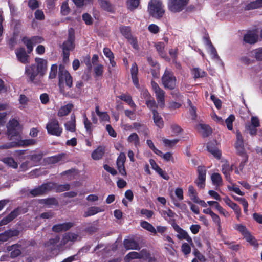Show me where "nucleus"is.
Here are the masks:
<instances>
[{"label": "nucleus", "mask_w": 262, "mask_h": 262, "mask_svg": "<svg viewBox=\"0 0 262 262\" xmlns=\"http://www.w3.org/2000/svg\"><path fill=\"white\" fill-rule=\"evenodd\" d=\"M104 148L102 146H99L97 148L94 150L92 154L91 157L94 160H98L102 158L104 154Z\"/></svg>", "instance_id": "obj_30"}, {"label": "nucleus", "mask_w": 262, "mask_h": 262, "mask_svg": "<svg viewBox=\"0 0 262 262\" xmlns=\"http://www.w3.org/2000/svg\"><path fill=\"white\" fill-rule=\"evenodd\" d=\"M253 52L256 59L262 61V47L257 48L253 50Z\"/></svg>", "instance_id": "obj_57"}, {"label": "nucleus", "mask_w": 262, "mask_h": 262, "mask_svg": "<svg viewBox=\"0 0 262 262\" xmlns=\"http://www.w3.org/2000/svg\"><path fill=\"white\" fill-rule=\"evenodd\" d=\"M244 42L249 44H254L258 40V35L255 31H248L244 36Z\"/></svg>", "instance_id": "obj_21"}, {"label": "nucleus", "mask_w": 262, "mask_h": 262, "mask_svg": "<svg viewBox=\"0 0 262 262\" xmlns=\"http://www.w3.org/2000/svg\"><path fill=\"white\" fill-rule=\"evenodd\" d=\"M196 128L204 137L209 136L211 133L210 127L208 125L203 123L198 124L196 126Z\"/></svg>", "instance_id": "obj_29"}, {"label": "nucleus", "mask_w": 262, "mask_h": 262, "mask_svg": "<svg viewBox=\"0 0 262 262\" xmlns=\"http://www.w3.org/2000/svg\"><path fill=\"white\" fill-rule=\"evenodd\" d=\"M19 233V231L16 229L6 230L0 234V242L3 243L7 242L12 237L18 235Z\"/></svg>", "instance_id": "obj_18"}, {"label": "nucleus", "mask_w": 262, "mask_h": 262, "mask_svg": "<svg viewBox=\"0 0 262 262\" xmlns=\"http://www.w3.org/2000/svg\"><path fill=\"white\" fill-rule=\"evenodd\" d=\"M148 11L153 17L161 18L165 13L164 6L162 0H150L148 5Z\"/></svg>", "instance_id": "obj_3"}, {"label": "nucleus", "mask_w": 262, "mask_h": 262, "mask_svg": "<svg viewBox=\"0 0 262 262\" xmlns=\"http://www.w3.org/2000/svg\"><path fill=\"white\" fill-rule=\"evenodd\" d=\"M151 86L153 91L155 92L159 106L163 108L165 105V92L154 81L151 82Z\"/></svg>", "instance_id": "obj_11"}, {"label": "nucleus", "mask_w": 262, "mask_h": 262, "mask_svg": "<svg viewBox=\"0 0 262 262\" xmlns=\"http://www.w3.org/2000/svg\"><path fill=\"white\" fill-rule=\"evenodd\" d=\"M198 178L206 180V170L204 167L199 166L198 168Z\"/></svg>", "instance_id": "obj_56"}, {"label": "nucleus", "mask_w": 262, "mask_h": 262, "mask_svg": "<svg viewBox=\"0 0 262 262\" xmlns=\"http://www.w3.org/2000/svg\"><path fill=\"white\" fill-rule=\"evenodd\" d=\"M170 129L171 130V135L172 136L178 135L181 132V127L179 125H178L176 124H171L170 125Z\"/></svg>", "instance_id": "obj_55"}, {"label": "nucleus", "mask_w": 262, "mask_h": 262, "mask_svg": "<svg viewBox=\"0 0 262 262\" xmlns=\"http://www.w3.org/2000/svg\"><path fill=\"white\" fill-rule=\"evenodd\" d=\"M147 144L148 145V147L152 149V150L154 151L155 154H156L157 155L161 156L162 155V152L158 149L155 146L154 143L151 140H147L146 141Z\"/></svg>", "instance_id": "obj_51"}, {"label": "nucleus", "mask_w": 262, "mask_h": 262, "mask_svg": "<svg viewBox=\"0 0 262 262\" xmlns=\"http://www.w3.org/2000/svg\"><path fill=\"white\" fill-rule=\"evenodd\" d=\"M233 228L235 230L238 231L240 233H241L243 236L249 232L246 227L241 224H234Z\"/></svg>", "instance_id": "obj_38"}, {"label": "nucleus", "mask_w": 262, "mask_h": 262, "mask_svg": "<svg viewBox=\"0 0 262 262\" xmlns=\"http://www.w3.org/2000/svg\"><path fill=\"white\" fill-rule=\"evenodd\" d=\"M66 83L67 86L70 88L72 86V77L69 72L65 70L62 66L59 67V86L60 91L64 94L65 90L64 83Z\"/></svg>", "instance_id": "obj_4"}, {"label": "nucleus", "mask_w": 262, "mask_h": 262, "mask_svg": "<svg viewBox=\"0 0 262 262\" xmlns=\"http://www.w3.org/2000/svg\"><path fill=\"white\" fill-rule=\"evenodd\" d=\"M256 128L257 127L251 125L250 123H247L245 125L246 130L251 136L255 135L257 134V130Z\"/></svg>", "instance_id": "obj_49"}, {"label": "nucleus", "mask_w": 262, "mask_h": 262, "mask_svg": "<svg viewBox=\"0 0 262 262\" xmlns=\"http://www.w3.org/2000/svg\"><path fill=\"white\" fill-rule=\"evenodd\" d=\"M234 119V116L232 115H231L225 120V123L226 124L227 128L230 130H231L233 129L232 123Z\"/></svg>", "instance_id": "obj_54"}, {"label": "nucleus", "mask_w": 262, "mask_h": 262, "mask_svg": "<svg viewBox=\"0 0 262 262\" xmlns=\"http://www.w3.org/2000/svg\"><path fill=\"white\" fill-rule=\"evenodd\" d=\"M147 256L148 253L146 250H142L140 253H138L137 252H130L126 255L125 257V260L126 261H128L133 259L142 258L144 257H147Z\"/></svg>", "instance_id": "obj_24"}, {"label": "nucleus", "mask_w": 262, "mask_h": 262, "mask_svg": "<svg viewBox=\"0 0 262 262\" xmlns=\"http://www.w3.org/2000/svg\"><path fill=\"white\" fill-rule=\"evenodd\" d=\"M48 133L52 135L60 136L62 133V128L60 126L59 122L57 119L50 120L46 125Z\"/></svg>", "instance_id": "obj_9"}, {"label": "nucleus", "mask_w": 262, "mask_h": 262, "mask_svg": "<svg viewBox=\"0 0 262 262\" xmlns=\"http://www.w3.org/2000/svg\"><path fill=\"white\" fill-rule=\"evenodd\" d=\"M153 113V120L155 125L160 128L164 126V123L161 116L159 114L157 110H154Z\"/></svg>", "instance_id": "obj_33"}, {"label": "nucleus", "mask_w": 262, "mask_h": 262, "mask_svg": "<svg viewBox=\"0 0 262 262\" xmlns=\"http://www.w3.org/2000/svg\"><path fill=\"white\" fill-rule=\"evenodd\" d=\"M70 11V9L68 6V3L67 2H64L61 7V12L62 15H67L68 14Z\"/></svg>", "instance_id": "obj_62"}, {"label": "nucleus", "mask_w": 262, "mask_h": 262, "mask_svg": "<svg viewBox=\"0 0 262 262\" xmlns=\"http://www.w3.org/2000/svg\"><path fill=\"white\" fill-rule=\"evenodd\" d=\"M140 3V0H128L127 2V7L130 10H134L138 7Z\"/></svg>", "instance_id": "obj_50"}, {"label": "nucleus", "mask_w": 262, "mask_h": 262, "mask_svg": "<svg viewBox=\"0 0 262 262\" xmlns=\"http://www.w3.org/2000/svg\"><path fill=\"white\" fill-rule=\"evenodd\" d=\"M120 98L122 100L124 101L126 103H127L132 108L135 110L136 105L133 101L130 96L127 95H122L120 96Z\"/></svg>", "instance_id": "obj_42"}, {"label": "nucleus", "mask_w": 262, "mask_h": 262, "mask_svg": "<svg viewBox=\"0 0 262 262\" xmlns=\"http://www.w3.org/2000/svg\"><path fill=\"white\" fill-rule=\"evenodd\" d=\"M179 139H167L166 138H163L162 139L163 143L164 145L167 147H172L175 145L179 141Z\"/></svg>", "instance_id": "obj_45"}, {"label": "nucleus", "mask_w": 262, "mask_h": 262, "mask_svg": "<svg viewBox=\"0 0 262 262\" xmlns=\"http://www.w3.org/2000/svg\"><path fill=\"white\" fill-rule=\"evenodd\" d=\"M244 237L245 238L246 241L247 242H248L251 245L255 247H258V245L257 242V241L256 240L255 237L251 235L250 232L247 233L245 236H244Z\"/></svg>", "instance_id": "obj_39"}, {"label": "nucleus", "mask_w": 262, "mask_h": 262, "mask_svg": "<svg viewBox=\"0 0 262 262\" xmlns=\"http://www.w3.org/2000/svg\"><path fill=\"white\" fill-rule=\"evenodd\" d=\"M73 226V224L70 222L59 224L54 225L52 227V230L55 232L65 231L69 230Z\"/></svg>", "instance_id": "obj_26"}, {"label": "nucleus", "mask_w": 262, "mask_h": 262, "mask_svg": "<svg viewBox=\"0 0 262 262\" xmlns=\"http://www.w3.org/2000/svg\"><path fill=\"white\" fill-rule=\"evenodd\" d=\"M149 31L154 34H157L160 31V28L156 24H150L148 27Z\"/></svg>", "instance_id": "obj_60"}, {"label": "nucleus", "mask_w": 262, "mask_h": 262, "mask_svg": "<svg viewBox=\"0 0 262 262\" xmlns=\"http://www.w3.org/2000/svg\"><path fill=\"white\" fill-rule=\"evenodd\" d=\"M189 0H167V8L171 13L183 11L188 4Z\"/></svg>", "instance_id": "obj_5"}, {"label": "nucleus", "mask_w": 262, "mask_h": 262, "mask_svg": "<svg viewBox=\"0 0 262 262\" xmlns=\"http://www.w3.org/2000/svg\"><path fill=\"white\" fill-rule=\"evenodd\" d=\"M66 130L70 132H74L75 130V116H71V120L64 124Z\"/></svg>", "instance_id": "obj_40"}, {"label": "nucleus", "mask_w": 262, "mask_h": 262, "mask_svg": "<svg viewBox=\"0 0 262 262\" xmlns=\"http://www.w3.org/2000/svg\"><path fill=\"white\" fill-rule=\"evenodd\" d=\"M146 104L147 107L152 111V113H154V110H156L157 105L154 99L146 100Z\"/></svg>", "instance_id": "obj_58"}, {"label": "nucleus", "mask_w": 262, "mask_h": 262, "mask_svg": "<svg viewBox=\"0 0 262 262\" xmlns=\"http://www.w3.org/2000/svg\"><path fill=\"white\" fill-rule=\"evenodd\" d=\"M82 116H83L84 127L87 132L91 133L92 130V123L88 120L85 114H83L82 115Z\"/></svg>", "instance_id": "obj_46"}, {"label": "nucleus", "mask_w": 262, "mask_h": 262, "mask_svg": "<svg viewBox=\"0 0 262 262\" xmlns=\"http://www.w3.org/2000/svg\"><path fill=\"white\" fill-rule=\"evenodd\" d=\"M94 71L97 76H101L103 72V66L102 64H98L94 68Z\"/></svg>", "instance_id": "obj_64"}, {"label": "nucleus", "mask_w": 262, "mask_h": 262, "mask_svg": "<svg viewBox=\"0 0 262 262\" xmlns=\"http://www.w3.org/2000/svg\"><path fill=\"white\" fill-rule=\"evenodd\" d=\"M192 72L194 78L203 77L205 75V73L203 71L199 68L193 69Z\"/></svg>", "instance_id": "obj_52"}, {"label": "nucleus", "mask_w": 262, "mask_h": 262, "mask_svg": "<svg viewBox=\"0 0 262 262\" xmlns=\"http://www.w3.org/2000/svg\"><path fill=\"white\" fill-rule=\"evenodd\" d=\"M17 60L23 64H27L30 62L29 56L27 54L25 49L19 48L15 51Z\"/></svg>", "instance_id": "obj_17"}, {"label": "nucleus", "mask_w": 262, "mask_h": 262, "mask_svg": "<svg viewBox=\"0 0 262 262\" xmlns=\"http://www.w3.org/2000/svg\"><path fill=\"white\" fill-rule=\"evenodd\" d=\"M235 147L237 152L243 157L238 167L235 170V172L236 174H239L241 172L243 171L244 167L248 161V156L245 152L243 136L241 133L238 130L236 132V142L235 143Z\"/></svg>", "instance_id": "obj_2"}, {"label": "nucleus", "mask_w": 262, "mask_h": 262, "mask_svg": "<svg viewBox=\"0 0 262 262\" xmlns=\"http://www.w3.org/2000/svg\"><path fill=\"white\" fill-rule=\"evenodd\" d=\"M126 160V156L124 153L121 152L119 155L117 160V166L119 173L122 176H125L126 172L124 167V163Z\"/></svg>", "instance_id": "obj_19"}, {"label": "nucleus", "mask_w": 262, "mask_h": 262, "mask_svg": "<svg viewBox=\"0 0 262 262\" xmlns=\"http://www.w3.org/2000/svg\"><path fill=\"white\" fill-rule=\"evenodd\" d=\"M225 203L231 208H232L236 215L237 220H239L241 216V210L240 207L236 203L233 202L228 197L223 199Z\"/></svg>", "instance_id": "obj_20"}, {"label": "nucleus", "mask_w": 262, "mask_h": 262, "mask_svg": "<svg viewBox=\"0 0 262 262\" xmlns=\"http://www.w3.org/2000/svg\"><path fill=\"white\" fill-rule=\"evenodd\" d=\"M80 239L79 235L74 232H68L64 234L60 242V247H69Z\"/></svg>", "instance_id": "obj_8"}, {"label": "nucleus", "mask_w": 262, "mask_h": 262, "mask_svg": "<svg viewBox=\"0 0 262 262\" xmlns=\"http://www.w3.org/2000/svg\"><path fill=\"white\" fill-rule=\"evenodd\" d=\"M35 62L25 67V74L28 81L39 85L41 82V78L46 72L47 62L41 58H36Z\"/></svg>", "instance_id": "obj_1"}, {"label": "nucleus", "mask_w": 262, "mask_h": 262, "mask_svg": "<svg viewBox=\"0 0 262 262\" xmlns=\"http://www.w3.org/2000/svg\"><path fill=\"white\" fill-rule=\"evenodd\" d=\"M175 195L180 201H182L184 199L183 190L182 188L178 187L175 189L174 191Z\"/></svg>", "instance_id": "obj_61"}, {"label": "nucleus", "mask_w": 262, "mask_h": 262, "mask_svg": "<svg viewBox=\"0 0 262 262\" xmlns=\"http://www.w3.org/2000/svg\"><path fill=\"white\" fill-rule=\"evenodd\" d=\"M207 149L208 151L210 152L214 157L217 159H220L221 158V151L215 146V143H209L207 145Z\"/></svg>", "instance_id": "obj_27"}, {"label": "nucleus", "mask_w": 262, "mask_h": 262, "mask_svg": "<svg viewBox=\"0 0 262 262\" xmlns=\"http://www.w3.org/2000/svg\"><path fill=\"white\" fill-rule=\"evenodd\" d=\"M157 51L158 52L160 56L162 57H164L165 55V52H164V48H165V45L162 42H158L156 43H155V45Z\"/></svg>", "instance_id": "obj_47"}, {"label": "nucleus", "mask_w": 262, "mask_h": 262, "mask_svg": "<svg viewBox=\"0 0 262 262\" xmlns=\"http://www.w3.org/2000/svg\"><path fill=\"white\" fill-rule=\"evenodd\" d=\"M121 34L127 38L132 35L130 28L129 27H122L120 29Z\"/></svg>", "instance_id": "obj_53"}, {"label": "nucleus", "mask_w": 262, "mask_h": 262, "mask_svg": "<svg viewBox=\"0 0 262 262\" xmlns=\"http://www.w3.org/2000/svg\"><path fill=\"white\" fill-rule=\"evenodd\" d=\"M74 31L72 29L69 30V36L67 41L63 42L62 50L71 51L74 48Z\"/></svg>", "instance_id": "obj_15"}, {"label": "nucleus", "mask_w": 262, "mask_h": 262, "mask_svg": "<svg viewBox=\"0 0 262 262\" xmlns=\"http://www.w3.org/2000/svg\"><path fill=\"white\" fill-rule=\"evenodd\" d=\"M262 7V0H256L247 4L245 7L247 10L257 9Z\"/></svg>", "instance_id": "obj_37"}, {"label": "nucleus", "mask_w": 262, "mask_h": 262, "mask_svg": "<svg viewBox=\"0 0 262 262\" xmlns=\"http://www.w3.org/2000/svg\"><path fill=\"white\" fill-rule=\"evenodd\" d=\"M43 39L40 36H33L31 38L25 37L23 38V43L26 46L28 49V52L30 53L33 49V46L42 42Z\"/></svg>", "instance_id": "obj_12"}, {"label": "nucleus", "mask_w": 262, "mask_h": 262, "mask_svg": "<svg viewBox=\"0 0 262 262\" xmlns=\"http://www.w3.org/2000/svg\"><path fill=\"white\" fill-rule=\"evenodd\" d=\"M59 240V237L58 236H56L54 238H51L48 242H47L45 244V246L47 247L48 250L51 251L62 248V247H60V243L58 244Z\"/></svg>", "instance_id": "obj_22"}, {"label": "nucleus", "mask_w": 262, "mask_h": 262, "mask_svg": "<svg viewBox=\"0 0 262 262\" xmlns=\"http://www.w3.org/2000/svg\"><path fill=\"white\" fill-rule=\"evenodd\" d=\"M20 126L18 122L15 119L10 120L7 125V133L11 140H16L20 138Z\"/></svg>", "instance_id": "obj_6"}, {"label": "nucleus", "mask_w": 262, "mask_h": 262, "mask_svg": "<svg viewBox=\"0 0 262 262\" xmlns=\"http://www.w3.org/2000/svg\"><path fill=\"white\" fill-rule=\"evenodd\" d=\"M53 185L54 184L51 183L44 184L40 187L32 190L30 193L33 196L39 195L51 190Z\"/></svg>", "instance_id": "obj_16"}, {"label": "nucleus", "mask_w": 262, "mask_h": 262, "mask_svg": "<svg viewBox=\"0 0 262 262\" xmlns=\"http://www.w3.org/2000/svg\"><path fill=\"white\" fill-rule=\"evenodd\" d=\"M162 215L166 220H167V217L170 219H173L175 216V213L171 210L168 209L163 211Z\"/></svg>", "instance_id": "obj_59"}, {"label": "nucleus", "mask_w": 262, "mask_h": 262, "mask_svg": "<svg viewBox=\"0 0 262 262\" xmlns=\"http://www.w3.org/2000/svg\"><path fill=\"white\" fill-rule=\"evenodd\" d=\"M73 105L72 103H68L61 106L58 112V116L62 117L67 115L72 110Z\"/></svg>", "instance_id": "obj_31"}, {"label": "nucleus", "mask_w": 262, "mask_h": 262, "mask_svg": "<svg viewBox=\"0 0 262 262\" xmlns=\"http://www.w3.org/2000/svg\"><path fill=\"white\" fill-rule=\"evenodd\" d=\"M127 140L130 143H133L136 148L140 145L139 138L136 133H132L128 137Z\"/></svg>", "instance_id": "obj_41"}, {"label": "nucleus", "mask_w": 262, "mask_h": 262, "mask_svg": "<svg viewBox=\"0 0 262 262\" xmlns=\"http://www.w3.org/2000/svg\"><path fill=\"white\" fill-rule=\"evenodd\" d=\"M212 184L216 186L222 185V179L221 176L218 173H214L211 176Z\"/></svg>", "instance_id": "obj_35"}, {"label": "nucleus", "mask_w": 262, "mask_h": 262, "mask_svg": "<svg viewBox=\"0 0 262 262\" xmlns=\"http://www.w3.org/2000/svg\"><path fill=\"white\" fill-rule=\"evenodd\" d=\"M18 214L17 210H15L12 211L6 217L4 218L0 221V226L7 224L14 218H15Z\"/></svg>", "instance_id": "obj_32"}, {"label": "nucleus", "mask_w": 262, "mask_h": 262, "mask_svg": "<svg viewBox=\"0 0 262 262\" xmlns=\"http://www.w3.org/2000/svg\"><path fill=\"white\" fill-rule=\"evenodd\" d=\"M140 225L143 228L148 231L149 232H150L154 234H156L157 233L156 229L149 223L146 221H141L140 222Z\"/></svg>", "instance_id": "obj_36"}, {"label": "nucleus", "mask_w": 262, "mask_h": 262, "mask_svg": "<svg viewBox=\"0 0 262 262\" xmlns=\"http://www.w3.org/2000/svg\"><path fill=\"white\" fill-rule=\"evenodd\" d=\"M211 217L213 222L217 225L218 231L220 232L221 230V222L219 216L213 212Z\"/></svg>", "instance_id": "obj_48"}, {"label": "nucleus", "mask_w": 262, "mask_h": 262, "mask_svg": "<svg viewBox=\"0 0 262 262\" xmlns=\"http://www.w3.org/2000/svg\"><path fill=\"white\" fill-rule=\"evenodd\" d=\"M129 42L132 45L133 47L135 49H138V45L137 40L136 37H133L132 35L127 38Z\"/></svg>", "instance_id": "obj_63"}, {"label": "nucleus", "mask_w": 262, "mask_h": 262, "mask_svg": "<svg viewBox=\"0 0 262 262\" xmlns=\"http://www.w3.org/2000/svg\"><path fill=\"white\" fill-rule=\"evenodd\" d=\"M16 140V141L12 142L1 146L0 148L7 149L15 147L27 146L33 145L36 142V141L34 139H29L23 140L21 137L20 138H18Z\"/></svg>", "instance_id": "obj_10"}, {"label": "nucleus", "mask_w": 262, "mask_h": 262, "mask_svg": "<svg viewBox=\"0 0 262 262\" xmlns=\"http://www.w3.org/2000/svg\"><path fill=\"white\" fill-rule=\"evenodd\" d=\"M3 161L4 163L7 164L9 167H11L13 168H17L18 167V164L16 162L14 161V160L12 158H4L3 160Z\"/></svg>", "instance_id": "obj_44"}, {"label": "nucleus", "mask_w": 262, "mask_h": 262, "mask_svg": "<svg viewBox=\"0 0 262 262\" xmlns=\"http://www.w3.org/2000/svg\"><path fill=\"white\" fill-rule=\"evenodd\" d=\"M101 7L107 11H112L113 7L107 0H99Z\"/></svg>", "instance_id": "obj_43"}, {"label": "nucleus", "mask_w": 262, "mask_h": 262, "mask_svg": "<svg viewBox=\"0 0 262 262\" xmlns=\"http://www.w3.org/2000/svg\"><path fill=\"white\" fill-rule=\"evenodd\" d=\"M162 82L165 88L173 90L176 86L177 79L171 71L166 70L162 77Z\"/></svg>", "instance_id": "obj_7"}, {"label": "nucleus", "mask_w": 262, "mask_h": 262, "mask_svg": "<svg viewBox=\"0 0 262 262\" xmlns=\"http://www.w3.org/2000/svg\"><path fill=\"white\" fill-rule=\"evenodd\" d=\"M125 248L127 250H137L139 249L138 244L133 239H125L124 241Z\"/></svg>", "instance_id": "obj_34"}, {"label": "nucleus", "mask_w": 262, "mask_h": 262, "mask_svg": "<svg viewBox=\"0 0 262 262\" xmlns=\"http://www.w3.org/2000/svg\"><path fill=\"white\" fill-rule=\"evenodd\" d=\"M222 171L225 175V178L228 181H230L231 178L230 173L232 171V167L227 161H223L222 165Z\"/></svg>", "instance_id": "obj_25"}, {"label": "nucleus", "mask_w": 262, "mask_h": 262, "mask_svg": "<svg viewBox=\"0 0 262 262\" xmlns=\"http://www.w3.org/2000/svg\"><path fill=\"white\" fill-rule=\"evenodd\" d=\"M21 246L19 244H16L7 247V251L10 252V256L12 258H15L21 254Z\"/></svg>", "instance_id": "obj_23"}, {"label": "nucleus", "mask_w": 262, "mask_h": 262, "mask_svg": "<svg viewBox=\"0 0 262 262\" xmlns=\"http://www.w3.org/2000/svg\"><path fill=\"white\" fill-rule=\"evenodd\" d=\"M103 209H101L100 207L93 206L89 207L87 209V210L84 212L83 216L84 217H87L88 216H92L95 215L96 214L104 211Z\"/></svg>", "instance_id": "obj_28"}, {"label": "nucleus", "mask_w": 262, "mask_h": 262, "mask_svg": "<svg viewBox=\"0 0 262 262\" xmlns=\"http://www.w3.org/2000/svg\"><path fill=\"white\" fill-rule=\"evenodd\" d=\"M203 40L206 50L211 56L212 58L214 60H218L219 59V56L217 55L215 49L211 43V41L207 37H204Z\"/></svg>", "instance_id": "obj_14"}, {"label": "nucleus", "mask_w": 262, "mask_h": 262, "mask_svg": "<svg viewBox=\"0 0 262 262\" xmlns=\"http://www.w3.org/2000/svg\"><path fill=\"white\" fill-rule=\"evenodd\" d=\"M174 230L177 233V237L179 239H185L189 243H192L191 237L188 235V233L180 228L177 224L173 223L172 225Z\"/></svg>", "instance_id": "obj_13"}]
</instances>
